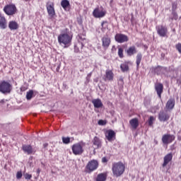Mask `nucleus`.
Wrapping results in <instances>:
<instances>
[{
    "instance_id": "f257e3e1",
    "label": "nucleus",
    "mask_w": 181,
    "mask_h": 181,
    "mask_svg": "<svg viewBox=\"0 0 181 181\" xmlns=\"http://www.w3.org/2000/svg\"><path fill=\"white\" fill-rule=\"evenodd\" d=\"M125 164L121 161L113 163L112 165V172L115 177H119L125 173Z\"/></svg>"
},
{
    "instance_id": "f03ea898",
    "label": "nucleus",
    "mask_w": 181,
    "mask_h": 181,
    "mask_svg": "<svg viewBox=\"0 0 181 181\" xmlns=\"http://www.w3.org/2000/svg\"><path fill=\"white\" fill-rule=\"evenodd\" d=\"M73 40V35L70 33H63L58 36V42L59 45H64V48H67L71 45Z\"/></svg>"
},
{
    "instance_id": "7ed1b4c3",
    "label": "nucleus",
    "mask_w": 181,
    "mask_h": 181,
    "mask_svg": "<svg viewBox=\"0 0 181 181\" xmlns=\"http://www.w3.org/2000/svg\"><path fill=\"white\" fill-rule=\"evenodd\" d=\"M84 146H86V143L82 141L74 144L71 146L74 155H83V153L84 152Z\"/></svg>"
},
{
    "instance_id": "20e7f679",
    "label": "nucleus",
    "mask_w": 181,
    "mask_h": 181,
    "mask_svg": "<svg viewBox=\"0 0 181 181\" xmlns=\"http://www.w3.org/2000/svg\"><path fill=\"white\" fill-rule=\"evenodd\" d=\"M3 11L6 15H8V16H13V15H16L18 13V8H16V6L13 4H10L6 5Z\"/></svg>"
},
{
    "instance_id": "39448f33",
    "label": "nucleus",
    "mask_w": 181,
    "mask_h": 181,
    "mask_svg": "<svg viewBox=\"0 0 181 181\" xmlns=\"http://www.w3.org/2000/svg\"><path fill=\"white\" fill-rule=\"evenodd\" d=\"M98 160H91L88 161L85 168V172L86 173H93L94 170H97V169H98Z\"/></svg>"
},
{
    "instance_id": "423d86ee",
    "label": "nucleus",
    "mask_w": 181,
    "mask_h": 181,
    "mask_svg": "<svg viewBox=\"0 0 181 181\" xmlns=\"http://www.w3.org/2000/svg\"><path fill=\"white\" fill-rule=\"evenodd\" d=\"M12 86L7 81H3L0 83V93L6 94L11 93Z\"/></svg>"
},
{
    "instance_id": "0eeeda50",
    "label": "nucleus",
    "mask_w": 181,
    "mask_h": 181,
    "mask_svg": "<svg viewBox=\"0 0 181 181\" xmlns=\"http://www.w3.org/2000/svg\"><path fill=\"white\" fill-rule=\"evenodd\" d=\"M176 139V136L171 134H165L162 136V142L164 145H169Z\"/></svg>"
},
{
    "instance_id": "6e6552de",
    "label": "nucleus",
    "mask_w": 181,
    "mask_h": 181,
    "mask_svg": "<svg viewBox=\"0 0 181 181\" xmlns=\"http://www.w3.org/2000/svg\"><path fill=\"white\" fill-rule=\"evenodd\" d=\"M106 13H107V11L104 10V8H103V6H100V8L97 7L93 11V16H94V18H104Z\"/></svg>"
},
{
    "instance_id": "1a4fd4ad",
    "label": "nucleus",
    "mask_w": 181,
    "mask_h": 181,
    "mask_svg": "<svg viewBox=\"0 0 181 181\" xmlns=\"http://www.w3.org/2000/svg\"><path fill=\"white\" fill-rule=\"evenodd\" d=\"M156 30L158 35H160L161 37H168V27L165 25H158L156 26Z\"/></svg>"
},
{
    "instance_id": "9d476101",
    "label": "nucleus",
    "mask_w": 181,
    "mask_h": 181,
    "mask_svg": "<svg viewBox=\"0 0 181 181\" xmlns=\"http://www.w3.org/2000/svg\"><path fill=\"white\" fill-rule=\"evenodd\" d=\"M115 40L117 42V43H125L129 40L128 35H126L122 33H117L115 36Z\"/></svg>"
},
{
    "instance_id": "9b49d317",
    "label": "nucleus",
    "mask_w": 181,
    "mask_h": 181,
    "mask_svg": "<svg viewBox=\"0 0 181 181\" xmlns=\"http://www.w3.org/2000/svg\"><path fill=\"white\" fill-rule=\"evenodd\" d=\"M170 118V115L168 113V112L161 110L158 113V119L160 122H166V121H169Z\"/></svg>"
},
{
    "instance_id": "f8f14e48",
    "label": "nucleus",
    "mask_w": 181,
    "mask_h": 181,
    "mask_svg": "<svg viewBox=\"0 0 181 181\" xmlns=\"http://www.w3.org/2000/svg\"><path fill=\"white\" fill-rule=\"evenodd\" d=\"M154 88L155 90L156 91L158 98H160V100H162V94L163 93V83H155Z\"/></svg>"
},
{
    "instance_id": "ddd939ff",
    "label": "nucleus",
    "mask_w": 181,
    "mask_h": 181,
    "mask_svg": "<svg viewBox=\"0 0 181 181\" xmlns=\"http://www.w3.org/2000/svg\"><path fill=\"white\" fill-rule=\"evenodd\" d=\"M173 154L172 153H167L164 158H163V163L162 164V166L163 168H166L169 163L173 160Z\"/></svg>"
},
{
    "instance_id": "4468645a",
    "label": "nucleus",
    "mask_w": 181,
    "mask_h": 181,
    "mask_svg": "<svg viewBox=\"0 0 181 181\" xmlns=\"http://www.w3.org/2000/svg\"><path fill=\"white\" fill-rule=\"evenodd\" d=\"M103 80L105 81H114V72H112V70L107 69L105 71Z\"/></svg>"
},
{
    "instance_id": "2eb2a0df",
    "label": "nucleus",
    "mask_w": 181,
    "mask_h": 181,
    "mask_svg": "<svg viewBox=\"0 0 181 181\" xmlns=\"http://www.w3.org/2000/svg\"><path fill=\"white\" fill-rule=\"evenodd\" d=\"M110 45H111V38L108 37V35H105L102 38V46L103 49H107L110 47Z\"/></svg>"
},
{
    "instance_id": "dca6fc26",
    "label": "nucleus",
    "mask_w": 181,
    "mask_h": 181,
    "mask_svg": "<svg viewBox=\"0 0 181 181\" xmlns=\"http://www.w3.org/2000/svg\"><path fill=\"white\" fill-rule=\"evenodd\" d=\"M115 132L112 129H109L105 133V138L107 139L109 142H112L114 139H115Z\"/></svg>"
},
{
    "instance_id": "f3484780",
    "label": "nucleus",
    "mask_w": 181,
    "mask_h": 181,
    "mask_svg": "<svg viewBox=\"0 0 181 181\" xmlns=\"http://www.w3.org/2000/svg\"><path fill=\"white\" fill-rule=\"evenodd\" d=\"M175 104L176 101L175 100V98H170L165 104V109L167 111H172V110L175 108Z\"/></svg>"
},
{
    "instance_id": "a211bd4d",
    "label": "nucleus",
    "mask_w": 181,
    "mask_h": 181,
    "mask_svg": "<svg viewBox=\"0 0 181 181\" xmlns=\"http://www.w3.org/2000/svg\"><path fill=\"white\" fill-rule=\"evenodd\" d=\"M47 10L50 18H54V16H56V12L54 11V4L53 3L47 4Z\"/></svg>"
},
{
    "instance_id": "6ab92c4d",
    "label": "nucleus",
    "mask_w": 181,
    "mask_h": 181,
    "mask_svg": "<svg viewBox=\"0 0 181 181\" xmlns=\"http://www.w3.org/2000/svg\"><path fill=\"white\" fill-rule=\"evenodd\" d=\"M93 144L95 146L94 149H100L103 146V141L98 136L93 137L92 140Z\"/></svg>"
},
{
    "instance_id": "aec40b11",
    "label": "nucleus",
    "mask_w": 181,
    "mask_h": 181,
    "mask_svg": "<svg viewBox=\"0 0 181 181\" xmlns=\"http://www.w3.org/2000/svg\"><path fill=\"white\" fill-rule=\"evenodd\" d=\"M125 52L127 56H134V54L138 53V50H136V47H135V45L129 47Z\"/></svg>"
},
{
    "instance_id": "412c9836",
    "label": "nucleus",
    "mask_w": 181,
    "mask_h": 181,
    "mask_svg": "<svg viewBox=\"0 0 181 181\" xmlns=\"http://www.w3.org/2000/svg\"><path fill=\"white\" fill-rule=\"evenodd\" d=\"M78 43L81 45V49L84 47V42H86V34H78L77 36Z\"/></svg>"
},
{
    "instance_id": "4be33fe9",
    "label": "nucleus",
    "mask_w": 181,
    "mask_h": 181,
    "mask_svg": "<svg viewBox=\"0 0 181 181\" xmlns=\"http://www.w3.org/2000/svg\"><path fill=\"white\" fill-rule=\"evenodd\" d=\"M92 104H93V107H95V108H103V102L100 98L93 99L92 100Z\"/></svg>"
},
{
    "instance_id": "5701e85b",
    "label": "nucleus",
    "mask_w": 181,
    "mask_h": 181,
    "mask_svg": "<svg viewBox=\"0 0 181 181\" xmlns=\"http://www.w3.org/2000/svg\"><path fill=\"white\" fill-rule=\"evenodd\" d=\"M129 124H130L131 127L133 128V129H136V128H138V127H139V121L138 120L137 118L132 119L129 121Z\"/></svg>"
},
{
    "instance_id": "b1692460",
    "label": "nucleus",
    "mask_w": 181,
    "mask_h": 181,
    "mask_svg": "<svg viewBox=\"0 0 181 181\" xmlns=\"http://www.w3.org/2000/svg\"><path fill=\"white\" fill-rule=\"evenodd\" d=\"M107 176H108L107 173H100L97 175L95 181H105L107 180Z\"/></svg>"
},
{
    "instance_id": "393cba45",
    "label": "nucleus",
    "mask_w": 181,
    "mask_h": 181,
    "mask_svg": "<svg viewBox=\"0 0 181 181\" xmlns=\"http://www.w3.org/2000/svg\"><path fill=\"white\" fill-rule=\"evenodd\" d=\"M23 151L28 153V155H32V153H33V148L30 145L23 146Z\"/></svg>"
},
{
    "instance_id": "a878e982",
    "label": "nucleus",
    "mask_w": 181,
    "mask_h": 181,
    "mask_svg": "<svg viewBox=\"0 0 181 181\" xmlns=\"http://www.w3.org/2000/svg\"><path fill=\"white\" fill-rule=\"evenodd\" d=\"M61 6L64 11H69V8H70V1H69V0H62L61 1Z\"/></svg>"
},
{
    "instance_id": "bb28decb",
    "label": "nucleus",
    "mask_w": 181,
    "mask_h": 181,
    "mask_svg": "<svg viewBox=\"0 0 181 181\" xmlns=\"http://www.w3.org/2000/svg\"><path fill=\"white\" fill-rule=\"evenodd\" d=\"M141 62H142V54L138 53L136 57V64L137 69H139V64H141Z\"/></svg>"
},
{
    "instance_id": "cd10ccee",
    "label": "nucleus",
    "mask_w": 181,
    "mask_h": 181,
    "mask_svg": "<svg viewBox=\"0 0 181 181\" xmlns=\"http://www.w3.org/2000/svg\"><path fill=\"white\" fill-rule=\"evenodd\" d=\"M120 69L123 73H125V71H129V66H128V64L127 63L122 64L120 65Z\"/></svg>"
},
{
    "instance_id": "c85d7f7f",
    "label": "nucleus",
    "mask_w": 181,
    "mask_h": 181,
    "mask_svg": "<svg viewBox=\"0 0 181 181\" xmlns=\"http://www.w3.org/2000/svg\"><path fill=\"white\" fill-rule=\"evenodd\" d=\"M117 54L119 59H124V48L122 47H117Z\"/></svg>"
},
{
    "instance_id": "c756f323",
    "label": "nucleus",
    "mask_w": 181,
    "mask_h": 181,
    "mask_svg": "<svg viewBox=\"0 0 181 181\" xmlns=\"http://www.w3.org/2000/svg\"><path fill=\"white\" fill-rule=\"evenodd\" d=\"M8 28L11 29V30H16V29L19 28V25L18 23H9Z\"/></svg>"
},
{
    "instance_id": "7c9ffc66",
    "label": "nucleus",
    "mask_w": 181,
    "mask_h": 181,
    "mask_svg": "<svg viewBox=\"0 0 181 181\" xmlns=\"http://www.w3.org/2000/svg\"><path fill=\"white\" fill-rule=\"evenodd\" d=\"M33 97V90H30L28 92H27L26 94V98L27 100H32Z\"/></svg>"
},
{
    "instance_id": "2f4dec72",
    "label": "nucleus",
    "mask_w": 181,
    "mask_h": 181,
    "mask_svg": "<svg viewBox=\"0 0 181 181\" xmlns=\"http://www.w3.org/2000/svg\"><path fill=\"white\" fill-rule=\"evenodd\" d=\"M80 49H81V45H79V43L78 42L77 44H76L74 45V52H75V53H80Z\"/></svg>"
},
{
    "instance_id": "473e14b6",
    "label": "nucleus",
    "mask_w": 181,
    "mask_h": 181,
    "mask_svg": "<svg viewBox=\"0 0 181 181\" xmlns=\"http://www.w3.org/2000/svg\"><path fill=\"white\" fill-rule=\"evenodd\" d=\"M155 121V117L153 116H151L148 119V125L149 127H152L153 125V122Z\"/></svg>"
},
{
    "instance_id": "72a5a7b5",
    "label": "nucleus",
    "mask_w": 181,
    "mask_h": 181,
    "mask_svg": "<svg viewBox=\"0 0 181 181\" xmlns=\"http://www.w3.org/2000/svg\"><path fill=\"white\" fill-rule=\"evenodd\" d=\"M62 142L66 145L70 144V137H62Z\"/></svg>"
},
{
    "instance_id": "f704fd0d",
    "label": "nucleus",
    "mask_w": 181,
    "mask_h": 181,
    "mask_svg": "<svg viewBox=\"0 0 181 181\" xmlns=\"http://www.w3.org/2000/svg\"><path fill=\"white\" fill-rule=\"evenodd\" d=\"M98 125H101V126L107 125V120L100 119L98 122Z\"/></svg>"
},
{
    "instance_id": "c9c22d12",
    "label": "nucleus",
    "mask_w": 181,
    "mask_h": 181,
    "mask_svg": "<svg viewBox=\"0 0 181 181\" xmlns=\"http://www.w3.org/2000/svg\"><path fill=\"white\" fill-rule=\"evenodd\" d=\"M6 19L5 18V16L0 13V23H6Z\"/></svg>"
},
{
    "instance_id": "e433bc0d",
    "label": "nucleus",
    "mask_w": 181,
    "mask_h": 181,
    "mask_svg": "<svg viewBox=\"0 0 181 181\" xmlns=\"http://www.w3.org/2000/svg\"><path fill=\"white\" fill-rule=\"evenodd\" d=\"M175 48L177 50V52L179 53H180L181 54V43H177L176 45H175Z\"/></svg>"
},
{
    "instance_id": "4c0bfd02",
    "label": "nucleus",
    "mask_w": 181,
    "mask_h": 181,
    "mask_svg": "<svg viewBox=\"0 0 181 181\" xmlns=\"http://www.w3.org/2000/svg\"><path fill=\"white\" fill-rule=\"evenodd\" d=\"M173 15V19H175V21H177V13L176 11H172Z\"/></svg>"
},
{
    "instance_id": "58836bf2",
    "label": "nucleus",
    "mask_w": 181,
    "mask_h": 181,
    "mask_svg": "<svg viewBox=\"0 0 181 181\" xmlns=\"http://www.w3.org/2000/svg\"><path fill=\"white\" fill-rule=\"evenodd\" d=\"M24 177L25 179H26L27 180H30V179H32V175L28 174V173H25L24 175Z\"/></svg>"
},
{
    "instance_id": "ea45409f",
    "label": "nucleus",
    "mask_w": 181,
    "mask_h": 181,
    "mask_svg": "<svg viewBox=\"0 0 181 181\" xmlns=\"http://www.w3.org/2000/svg\"><path fill=\"white\" fill-rule=\"evenodd\" d=\"M177 8V4H176L175 3H173L172 4V12L176 11Z\"/></svg>"
},
{
    "instance_id": "a19ab883",
    "label": "nucleus",
    "mask_w": 181,
    "mask_h": 181,
    "mask_svg": "<svg viewBox=\"0 0 181 181\" xmlns=\"http://www.w3.org/2000/svg\"><path fill=\"white\" fill-rule=\"evenodd\" d=\"M16 179H22V171H18L17 172Z\"/></svg>"
},
{
    "instance_id": "79ce46f5",
    "label": "nucleus",
    "mask_w": 181,
    "mask_h": 181,
    "mask_svg": "<svg viewBox=\"0 0 181 181\" xmlns=\"http://www.w3.org/2000/svg\"><path fill=\"white\" fill-rule=\"evenodd\" d=\"M6 28V23H0V29H5Z\"/></svg>"
},
{
    "instance_id": "37998d69",
    "label": "nucleus",
    "mask_w": 181,
    "mask_h": 181,
    "mask_svg": "<svg viewBox=\"0 0 181 181\" xmlns=\"http://www.w3.org/2000/svg\"><path fill=\"white\" fill-rule=\"evenodd\" d=\"M102 162H103V163H107V162H108V159H107L106 157H103L102 158Z\"/></svg>"
},
{
    "instance_id": "c03bdc74",
    "label": "nucleus",
    "mask_w": 181,
    "mask_h": 181,
    "mask_svg": "<svg viewBox=\"0 0 181 181\" xmlns=\"http://www.w3.org/2000/svg\"><path fill=\"white\" fill-rule=\"evenodd\" d=\"M27 88H28V87H26V86H21V91H26Z\"/></svg>"
},
{
    "instance_id": "a18cd8bd",
    "label": "nucleus",
    "mask_w": 181,
    "mask_h": 181,
    "mask_svg": "<svg viewBox=\"0 0 181 181\" xmlns=\"http://www.w3.org/2000/svg\"><path fill=\"white\" fill-rule=\"evenodd\" d=\"M43 146H44V148H47V146H49V144L45 143V144H43Z\"/></svg>"
},
{
    "instance_id": "49530a36",
    "label": "nucleus",
    "mask_w": 181,
    "mask_h": 181,
    "mask_svg": "<svg viewBox=\"0 0 181 181\" xmlns=\"http://www.w3.org/2000/svg\"><path fill=\"white\" fill-rule=\"evenodd\" d=\"M37 175H40V168H38L37 170Z\"/></svg>"
},
{
    "instance_id": "de8ad7c7",
    "label": "nucleus",
    "mask_w": 181,
    "mask_h": 181,
    "mask_svg": "<svg viewBox=\"0 0 181 181\" xmlns=\"http://www.w3.org/2000/svg\"><path fill=\"white\" fill-rule=\"evenodd\" d=\"M9 23H16V21H10Z\"/></svg>"
},
{
    "instance_id": "09e8293b",
    "label": "nucleus",
    "mask_w": 181,
    "mask_h": 181,
    "mask_svg": "<svg viewBox=\"0 0 181 181\" xmlns=\"http://www.w3.org/2000/svg\"><path fill=\"white\" fill-rule=\"evenodd\" d=\"M154 142H155L156 145H158V141L155 140Z\"/></svg>"
},
{
    "instance_id": "8fccbe9b",
    "label": "nucleus",
    "mask_w": 181,
    "mask_h": 181,
    "mask_svg": "<svg viewBox=\"0 0 181 181\" xmlns=\"http://www.w3.org/2000/svg\"><path fill=\"white\" fill-rule=\"evenodd\" d=\"M102 23H107V22H105V21H103V22H102Z\"/></svg>"
},
{
    "instance_id": "3c124183",
    "label": "nucleus",
    "mask_w": 181,
    "mask_h": 181,
    "mask_svg": "<svg viewBox=\"0 0 181 181\" xmlns=\"http://www.w3.org/2000/svg\"><path fill=\"white\" fill-rule=\"evenodd\" d=\"M88 76H89V77H90L91 76V74H89Z\"/></svg>"
},
{
    "instance_id": "603ef678",
    "label": "nucleus",
    "mask_w": 181,
    "mask_h": 181,
    "mask_svg": "<svg viewBox=\"0 0 181 181\" xmlns=\"http://www.w3.org/2000/svg\"><path fill=\"white\" fill-rule=\"evenodd\" d=\"M102 26H104V23H102Z\"/></svg>"
},
{
    "instance_id": "864d4df0",
    "label": "nucleus",
    "mask_w": 181,
    "mask_h": 181,
    "mask_svg": "<svg viewBox=\"0 0 181 181\" xmlns=\"http://www.w3.org/2000/svg\"><path fill=\"white\" fill-rule=\"evenodd\" d=\"M112 2V0L110 1V3Z\"/></svg>"
}]
</instances>
